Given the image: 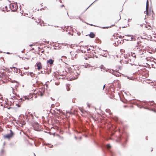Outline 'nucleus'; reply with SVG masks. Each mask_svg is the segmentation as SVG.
I'll list each match as a JSON object with an SVG mask.
<instances>
[{
    "label": "nucleus",
    "mask_w": 156,
    "mask_h": 156,
    "mask_svg": "<svg viewBox=\"0 0 156 156\" xmlns=\"http://www.w3.org/2000/svg\"><path fill=\"white\" fill-rule=\"evenodd\" d=\"M141 50V49H140V48H138L136 50L135 52H131V55L132 56L135 58L136 55H139L143 54V53H141V52H140V51Z\"/></svg>",
    "instance_id": "1"
},
{
    "label": "nucleus",
    "mask_w": 156,
    "mask_h": 156,
    "mask_svg": "<svg viewBox=\"0 0 156 156\" xmlns=\"http://www.w3.org/2000/svg\"><path fill=\"white\" fill-rule=\"evenodd\" d=\"M125 36H126V37L125 40L126 41H135L136 38L133 37V35H125Z\"/></svg>",
    "instance_id": "3"
},
{
    "label": "nucleus",
    "mask_w": 156,
    "mask_h": 156,
    "mask_svg": "<svg viewBox=\"0 0 156 156\" xmlns=\"http://www.w3.org/2000/svg\"><path fill=\"white\" fill-rule=\"evenodd\" d=\"M34 129L36 131H38L40 129V126L37 122L34 123L33 125Z\"/></svg>",
    "instance_id": "4"
},
{
    "label": "nucleus",
    "mask_w": 156,
    "mask_h": 156,
    "mask_svg": "<svg viewBox=\"0 0 156 156\" xmlns=\"http://www.w3.org/2000/svg\"><path fill=\"white\" fill-rule=\"evenodd\" d=\"M34 154V155L35 156H36L35 155V154Z\"/></svg>",
    "instance_id": "36"
},
{
    "label": "nucleus",
    "mask_w": 156,
    "mask_h": 156,
    "mask_svg": "<svg viewBox=\"0 0 156 156\" xmlns=\"http://www.w3.org/2000/svg\"><path fill=\"white\" fill-rule=\"evenodd\" d=\"M38 94L41 96H42L44 94V89H39Z\"/></svg>",
    "instance_id": "6"
},
{
    "label": "nucleus",
    "mask_w": 156,
    "mask_h": 156,
    "mask_svg": "<svg viewBox=\"0 0 156 156\" xmlns=\"http://www.w3.org/2000/svg\"><path fill=\"white\" fill-rule=\"evenodd\" d=\"M152 90L154 93H156V87H152Z\"/></svg>",
    "instance_id": "17"
},
{
    "label": "nucleus",
    "mask_w": 156,
    "mask_h": 156,
    "mask_svg": "<svg viewBox=\"0 0 156 156\" xmlns=\"http://www.w3.org/2000/svg\"><path fill=\"white\" fill-rule=\"evenodd\" d=\"M75 138H76V136H75Z\"/></svg>",
    "instance_id": "39"
},
{
    "label": "nucleus",
    "mask_w": 156,
    "mask_h": 156,
    "mask_svg": "<svg viewBox=\"0 0 156 156\" xmlns=\"http://www.w3.org/2000/svg\"><path fill=\"white\" fill-rule=\"evenodd\" d=\"M43 73H44V74H47V72H46V71H43Z\"/></svg>",
    "instance_id": "27"
},
{
    "label": "nucleus",
    "mask_w": 156,
    "mask_h": 156,
    "mask_svg": "<svg viewBox=\"0 0 156 156\" xmlns=\"http://www.w3.org/2000/svg\"><path fill=\"white\" fill-rule=\"evenodd\" d=\"M67 91H69V90H70V88L69 87H68L67 88Z\"/></svg>",
    "instance_id": "26"
},
{
    "label": "nucleus",
    "mask_w": 156,
    "mask_h": 156,
    "mask_svg": "<svg viewBox=\"0 0 156 156\" xmlns=\"http://www.w3.org/2000/svg\"><path fill=\"white\" fill-rule=\"evenodd\" d=\"M73 52H72V51L70 52V54H71V55L73 54Z\"/></svg>",
    "instance_id": "28"
},
{
    "label": "nucleus",
    "mask_w": 156,
    "mask_h": 156,
    "mask_svg": "<svg viewBox=\"0 0 156 156\" xmlns=\"http://www.w3.org/2000/svg\"><path fill=\"white\" fill-rule=\"evenodd\" d=\"M78 73H77V75H76L75 76H76V77H72V79H73V80H74L75 79H77L78 78Z\"/></svg>",
    "instance_id": "18"
},
{
    "label": "nucleus",
    "mask_w": 156,
    "mask_h": 156,
    "mask_svg": "<svg viewBox=\"0 0 156 156\" xmlns=\"http://www.w3.org/2000/svg\"><path fill=\"white\" fill-rule=\"evenodd\" d=\"M64 6V5H62V7H63V6Z\"/></svg>",
    "instance_id": "32"
},
{
    "label": "nucleus",
    "mask_w": 156,
    "mask_h": 156,
    "mask_svg": "<svg viewBox=\"0 0 156 156\" xmlns=\"http://www.w3.org/2000/svg\"><path fill=\"white\" fill-rule=\"evenodd\" d=\"M107 147L108 149H110L111 147V146L110 144H108L107 145Z\"/></svg>",
    "instance_id": "19"
},
{
    "label": "nucleus",
    "mask_w": 156,
    "mask_h": 156,
    "mask_svg": "<svg viewBox=\"0 0 156 156\" xmlns=\"http://www.w3.org/2000/svg\"><path fill=\"white\" fill-rule=\"evenodd\" d=\"M64 78V77H61V79H63Z\"/></svg>",
    "instance_id": "31"
},
{
    "label": "nucleus",
    "mask_w": 156,
    "mask_h": 156,
    "mask_svg": "<svg viewBox=\"0 0 156 156\" xmlns=\"http://www.w3.org/2000/svg\"><path fill=\"white\" fill-rule=\"evenodd\" d=\"M30 75L32 77L34 78L35 76V74L32 72H30L27 73V75Z\"/></svg>",
    "instance_id": "12"
},
{
    "label": "nucleus",
    "mask_w": 156,
    "mask_h": 156,
    "mask_svg": "<svg viewBox=\"0 0 156 156\" xmlns=\"http://www.w3.org/2000/svg\"><path fill=\"white\" fill-rule=\"evenodd\" d=\"M36 65L37 67V69L38 70H40L42 68V66L41 63L40 62H37Z\"/></svg>",
    "instance_id": "8"
},
{
    "label": "nucleus",
    "mask_w": 156,
    "mask_h": 156,
    "mask_svg": "<svg viewBox=\"0 0 156 156\" xmlns=\"http://www.w3.org/2000/svg\"><path fill=\"white\" fill-rule=\"evenodd\" d=\"M105 85H104L103 86V89H104L105 88Z\"/></svg>",
    "instance_id": "29"
},
{
    "label": "nucleus",
    "mask_w": 156,
    "mask_h": 156,
    "mask_svg": "<svg viewBox=\"0 0 156 156\" xmlns=\"http://www.w3.org/2000/svg\"><path fill=\"white\" fill-rule=\"evenodd\" d=\"M85 59L87 60V58H85Z\"/></svg>",
    "instance_id": "40"
},
{
    "label": "nucleus",
    "mask_w": 156,
    "mask_h": 156,
    "mask_svg": "<svg viewBox=\"0 0 156 156\" xmlns=\"http://www.w3.org/2000/svg\"><path fill=\"white\" fill-rule=\"evenodd\" d=\"M26 97H24L23 98H20V99L19 100V102H21L22 101H24L26 99H27V98H26Z\"/></svg>",
    "instance_id": "15"
},
{
    "label": "nucleus",
    "mask_w": 156,
    "mask_h": 156,
    "mask_svg": "<svg viewBox=\"0 0 156 156\" xmlns=\"http://www.w3.org/2000/svg\"><path fill=\"white\" fill-rule=\"evenodd\" d=\"M5 143L4 142V144H3L4 145H5Z\"/></svg>",
    "instance_id": "35"
},
{
    "label": "nucleus",
    "mask_w": 156,
    "mask_h": 156,
    "mask_svg": "<svg viewBox=\"0 0 156 156\" xmlns=\"http://www.w3.org/2000/svg\"><path fill=\"white\" fill-rule=\"evenodd\" d=\"M81 51L82 53H86L87 51H90V49H88L87 48H84V50H83L82 49H81Z\"/></svg>",
    "instance_id": "14"
},
{
    "label": "nucleus",
    "mask_w": 156,
    "mask_h": 156,
    "mask_svg": "<svg viewBox=\"0 0 156 156\" xmlns=\"http://www.w3.org/2000/svg\"><path fill=\"white\" fill-rule=\"evenodd\" d=\"M24 68L25 69H26V68H25V67H24Z\"/></svg>",
    "instance_id": "34"
},
{
    "label": "nucleus",
    "mask_w": 156,
    "mask_h": 156,
    "mask_svg": "<svg viewBox=\"0 0 156 156\" xmlns=\"http://www.w3.org/2000/svg\"><path fill=\"white\" fill-rule=\"evenodd\" d=\"M10 133L4 135V138L9 139L13 135V133L11 130H10Z\"/></svg>",
    "instance_id": "5"
},
{
    "label": "nucleus",
    "mask_w": 156,
    "mask_h": 156,
    "mask_svg": "<svg viewBox=\"0 0 156 156\" xmlns=\"http://www.w3.org/2000/svg\"><path fill=\"white\" fill-rule=\"evenodd\" d=\"M58 1H59V0H58Z\"/></svg>",
    "instance_id": "41"
},
{
    "label": "nucleus",
    "mask_w": 156,
    "mask_h": 156,
    "mask_svg": "<svg viewBox=\"0 0 156 156\" xmlns=\"http://www.w3.org/2000/svg\"><path fill=\"white\" fill-rule=\"evenodd\" d=\"M115 25V24H113L112 25V26H110V27H103L102 28H108L109 27H112V26H114Z\"/></svg>",
    "instance_id": "20"
},
{
    "label": "nucleus",
    "mask_w": 156,
    "mask_h": 156,
    "mask_svg": "<svg viewBox=\"0 0 156 156\" xmlns=\"http://www.w3.org/2000/svg\"><path fill=\"white\" fill-rule=\"evenodd\" d=\"M14 68L15 69H16V70H17V68H16L15 67H13V66H12V67H11L10 68V69H12V68Z\"/></svg>",
    "instance_id": "22"
},
{
    "label": "nucleus",
    "mask_w": 156,
    "mask_h": 156,
    "mask_svg": "<svg viewBox=\"0 0 156 156\" xmlns=\"http://www.w3.org/2000/svg\"><path fill=\"white\" fill-rule=\"evenodd\" d=\"M88 105L89 106V107L90 106H89V105Z\"/></svg>",
    "instance_id": "38"
},
{
    "label": "nucleus",
    "mask_w": 156,
    "mask_h": 156,
    "mask_svg": "<svg viewBox=\"0 0 156 156\" xmlns=\"http://www.w3.org/2000/svg\"><path fill=\"white\" fill-rule=\"evenodd\" d=\"M42 73V74H44V73H43V71H41L39 73Z\"/></svg>",
    "instance_id": "25"
},
{
    "label": "nucleus",
    "mask_w": 156,
    "mask_h": 156,
    "mask_svg": "<svg viewBox=\"0 0 156 156\" xmlns=\"http://www.w3.org/2000/svg\"><path fill=\"white\" fill-rule=\"evenodd\" d=\"M32 46V45H30V46Z\"/></svg>",
    "instance_id": "37"
},
{
    "label": "nucleus",
    "mask_w": 156,
    "mask_h": 156,
    "mask_svg": "<svg viewBox=\"0 0 156 156\" xmlns=\"http://www.w3.org/2000/svg\"><path fill=\"white\" fill-rule=\"evenodd\" d=\"M79 19H80L81 20H82L81 19V18H80V17H79Z\"/></svg>",
    "instance_id": "33"
},
{
    "label": "nucleus",
    "mask_w": 156,
    "mask_h": 156,
    "mask_svg": "<svg viewBox=\"0 0 156 156\" xmlns=\"http://www.w3.org/2000/svg\"><path fill=\"white\" fill-rule=\"evenodd\" d=\"M149 7V3L148 0H147L146 5V10L145 12H146V14L147 15H148V9Z\"/></svg>",
    "instance_id": "10"
},
{
    "label": "nucleus",
    "mask_w": 156,
    "mask_h": 156,
    "mask_svg": "<svg viewBox=\"0 0 156 156\" xmlns=\"http://www.w3.org/2000/svg\"><path fill=\"white\" fill-rule=\"evenodd\" d=\"M114 75L115 76H119V74L116 73H115L114 74Z\"/></svg>",
    "instance_id": "21"
},
{
    "label": "nucleus",
    "mask_w": 156,
    "mask_h": 156,
    "mask_svg": "<svg viewBox=\"0 0 156 156\" xmlns=\"http://www.w3.org/2000/svg\"><path fill=\"white\" fill-rule=\"evenodd\" d=\"M11 88L12 89V93L13 94L14 93V89H13V88H12V87H11Z\"/></svg>",
    "instance_id": "23"
},
{
    "label": "nucleus",
    "mask_w": 156,
    "mask_h": 156,
    "mask_svg": "<svg viewBox=\"0 0 156 156\" xmlns=\"http://www.w3.org/2000/svg\"><path fill=\"white\" fill-rule=\"evenodd\" d=\"M11 97L12 98L11 99V101H10L12 102H13V103L14 102H15L16 101H15V100H16V97L15 96H12Z\"/></svg>",
    "instance_id": "13"
},
{
    "label": "nucleus",
    "mask_w": 156,
    "mask_h": 156,
    "mask_svg": "<svg viewBox=\"0 0 156 156\" xmlns=\"http://www.w3.org/2000/svg\"><path fill=\"white\" fill-rule=\"evenodd\" d=\"M46 72H47V73L48 74H49L50 73H51V71L50 70V71H48Z\"/></svg>",
    "instance_id": "24"
},
{
    "label": "nucleus",
    "mask_w": 156,
    "mask_h": 156,
    "mask_svg": "<svg viewBox=\"0 0 156 156\" xmlns=\"http://www.w3.org/2000/svg\"><path fill=\"white\" fill-rule=\"evenodd\" d=\"M55 110L58 111V112L56 113L57 114H59V115H62V114L64 115V113L60 109L56 108Z\"/></svg>",
    "instance_id": "7"
},
{
    "label": "nucleus",
    "mask_w": 156,
    "mask_h": 156,
    "mask_svg": "<svg viewBox=\"0 0 156 156\" xmlns=\"http://www.w3.org/2000/svg\"><path fill=\"white\" fill-rule=\"evenodd\" d=\"M97 0H96V1H97Z\"/></svg>",
    "instance_id": "42"
},
{
    "label": "nucleus",
    "mask_w": 156,
    "mask_h": 156,
    "mask_svg": "<svg viewBox=\"0 0 156 156\" xmlns=\"http://www.w3.org/2000/svg\"><path fill=\"white\" fill-rule=\"evenodd\" d=\"M54 60L52 59H49V60L47 61V63L51 65L53 64Z\"/></svg>",
    "instance_id": "11"
},
{
    "label": "nucleus",
    "mask_w": 156,
    "mask_h": 156,
    "mask_svg": "<svg viewBox=\"0 0 156 156\" xmlns=\"http://www.w3.org/2000/svg\"><path fill=\"white\" fill-rule=\"evenodd\" d=\"M9 8L12 11L14 12L17 10V6L14 3H12L9 5Z\"/></svg>",
    "instance_id": "2"
},
{
    "label": "nucleus",
    "mask_w": 156,
    "mask_h": 156,
    "mask_svg": "<svg viewBox=\"0 0 156 156\" xmlns=\"http://www.w3.org/2000/svg\"><path fill=\"white\" fill-rule=\"evenodd\" d=\"M2 151V152H3V150L2 149V151Z\"/></svg>",
    "instance_id": "30"
},
{
    "label": "nucleus",
    "mask_w": 156,
    "mask_h": 156,
    "mask_svg": "<svg viewBox=\"0 0 156 156\" xmlns=\"http://www.w3.org/2000/svg\"><path fill=\"white\" fill-rule=\"evenodd\" d=\"M28 115L27 116V119H33V115L32 114H31L30 113H28Z\"/></svg>",
    "instance_id": "9"
},
{
    "label": "nucleus",
    "mask_w": 156,
    "mask_h": 156,
    "mask_svg": "<svg viewBox=\"0 0 156 156\" xmlns=\"http://www.w3.org/2000/svg\"><path fill=\"white\" fill-rule=\"evenodd\" d=\"M97 0H96V1H97Z\"/></svg>",
    "instance_id": "43"
},
{
    "label": "nucleus",
    "mask_w": 156,
    "mask_h": 156,
    "mask_svg": "<svg viewBox=\"0 0 156 156\" xmlns=\"http://www.w3.org/2000/svg\"><path fill=\"white\" fill-rule=\"evenodd\" d=\"M89 36L90 37L93 38L95 37V35L93 33L91 32L90 33Z\"/></svg>",
    "instance_id": "16"
}]
</instances>
